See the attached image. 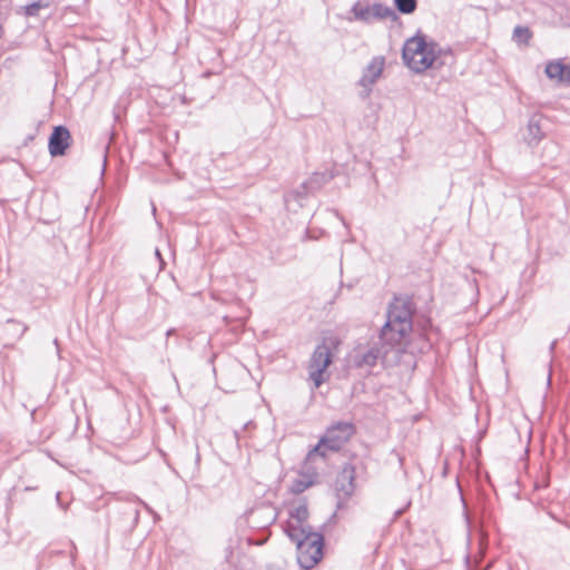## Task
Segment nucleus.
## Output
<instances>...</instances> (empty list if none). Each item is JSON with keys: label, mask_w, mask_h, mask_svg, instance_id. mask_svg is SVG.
<instances>
[{"label": "nucleus", "mask_w": 570, "mask_h": 570, "mask_svg": "<svg viewBox=\"0 0 570 570\" xmlns=\"http://www.w3.org/2000/svg\"><path fill=\"white\" fill-rule=\"evenodd\" d=\"M413 311L409 298L395 297L389 305L380 338L389 345L401 344L412 332Z\"/></svg>", "instance_id": "obj_1"}, {"label": "nucleus", "mask_w": 570, "mask_h": 570, "mask_svg": "<svg viewBox=\"0 0 570 570\" xmlns=\"http://www.w3.org/2000/svg\"><path fill=\"white\" fill-rule=\"evenodd\" d=\"M438 52L439 46L435 41H428L424 35L417 33L405 41L402 58L411 70L423 72L432 67Z\"/></svg>", "instance_id": "obj_2"}, {"label": "nucleus", "mask_w": 570, "mask_h": 570, "mask_svg": "<svg viewBox=\"0 0 570 570\" xmlns=\"http://www.w3.org/2000/svg\"><path fill=\"white\" fill-rule=\"evenodd\" d=\"M356 429L352 422L340 421L326 429L325 434L320 439L318 443L308 451L306 455V465L320 456L326 458V450L337 452L345 443L355 434Z\"/></svg>", "instance_id": "obj_3"}, {"label": "nucleus", "mask_w": 570, "mask_h": 570, "mask_svg": "<svg viewBox=\"0 0 570 570\" xmlns=\"http://www.w3.org/2000/svg\"><path fill=\"white\" fill-rule=\"evenodd\" d=\"M292 531L288 538L296 544L297 562L306 570L314 568L323 557V534L313 529Z\"/></svg>", "instance_id": "obj_4"}, {"label": "nucleus", "mask_w": 570, "mask_h": 570, "mask_svg": "<svg viewBox=\"0 0 570 570\" xmlns=\"http://www.w3.org/2000/svg\"><path fill=\"white\" fill-rule=\"evenodd\" d=\"M385 66V59L382 56L373 57L372 60L363 69L362 76L358 80V86L362 88L360 97L367 99L372 94L373 86L381 78Z\"/></svg>", "instance_id": "obj_5"}, {"label": "nucleus", "mask_w": 570, "mask_h": 570, "mask_svg": "<svg viewBox=\"0 0 570 570\" xmlns=\"http://www.w3.org/2000/svg\"><path fill=\"white\" fill-rule=\"evenodd\" d=\"M332 362V355L328 346L325 344L317 345L312 354L308 364L309 379L318 387L324 382V372Z\"/></svg>", "instance_id": "obj_6"}, {"label": "nucleus", "mask_w": 570, "mask_h": 570, "mask_svg": "<svg viewBox=\"0 0 570 570\" xmlns=\"http://www.w3.org/2000/svg\"><path fill=\"white\" fill-rule=\"evenodd\" d=\"M354 468L351 465L345 466L337 475L335 481V491L337 497V508L350 499L354 492Z\"/></svg>", "instance_id": "obj_7"}, {"label": "nucleus", "mask_w": 570, "mask_h": 570, "mask_svg": "<svg viewBox=\"0 0 570 570\" xmlns=\"http://www.w3.org/2000/svg\"><path fill=\"white\" fill-rule=\"evenodd\" d=\"M333 176L326 173H315L308 180L304 181L301 186L302 190L289 193L285 197V202L288 204L292 199L296 200L299 205L301 200L309 193H314L326 184Z\"/></svg>", "instance_id": "obj_8"}, {"label": "nucleus", "mask_w": 570, "mask_h": 570, "mask_svg": "<svg viewBox=\"0 0 570 570\" xmlns=\"http://www.w3.org/2000/svg\"><path fill=\"white\" fill-rule=\"evenodd\" d=\"M308 509L305 502H301L289 510V520L285 524V533L287 537L292 534V530H311L312 527L308 524Z\"/></svg>", "instance_id": "obj_9"}, {"label": "nucleus", "mask_w": 570, "mask_h": 570, "mask_svg": "<svg viewBox=\"0 0 570 570\" xmlns=\"http://www.w3.org/2000/svg\"><path fill=\"white\" fill-rule=\"evenodd\" d=\"M71 136L67 127L60 125L56 126L49 137L48 148L52 157L62 156L66 154L70 145Z\"/></svg>", "instance_id": "obj_10"}, {"label": "nucleus", "mask_w": 570, "mask_h": 570, "mask_svg": "<svg viewBox=\"0 0 570 570\" xmlns=\"http://www.w3.org/2000/svg\"><path fill=\"white\" fill-rule=\"evenodd\" d=\"M277 519V513L272 505L263 504L252 509L247 515L249 525L264 529L273 524Z\"/></svg>", "instance_id": "obj_11"}, {"label": "nucleus", "mask_w": 570, "mask_h": 570, "mask_svg": "<svg viewBox=\"0 0 570 570\" xmlns=\"http://www.w3.org/2000/svg\"><path fill=\"white\" fill-rule=\"evenodd\" d=\"M544 73L550 80L570 87V65L564 63L562 59L548 61Z\"/></svg>", "instance_id": "obj_12"}, {"label": "nucleus", "mask_w": 570, "mask_h": 570, "mask_svg": "<svg viewBox=\"0 0 570 570\" xmlns=\"http://www.w3.org/2000/svg\"><path fill=\"white\" fill-rule=\"evenodd\" d=\"M382 357V351L377 346H372L365 352H357L354 356V365L358 368H372Z\"/></svg>", "instance_id": "obj_13"}, {"label": "nucleus", "mask_w": 570, "mask_h": 570, "mask_svg": "<svg viewBox=\"0 0 570 570\" xmlns=\"http://www.w3.org/2000/svg\"><path fill=\"white\" fill-rule=\"evenodd\" d=\"M311 463L312 462H309L307 465H306V462L304 463V468L308 471V473L299 475L297 479H295L292 482L291 491L293 493L299 494L315 483L317 473L315 471L309 473V464Z\"/></svg>", "instance_id": "obj_14"}, {"label": "nucleus", "mask_w": 570, "mask_h": 570, "mask_svg": "<svg viewBox=\"0 0 570 570\" xmlns=\"http://www.w3.org/2000/svg\"><path fill=\"white\" fill-rule=\"evenodd\" d=\"M371 12L373 19H391L392 21L397 19L396 12L391 7L383 3H374L371 6Z\"/></svg>", "instance_id": "obj_15"}, {"label": "nucleus", "mask_w": 570, "mask_h": 570, "mask_svg": "<svg viewBox=\"0 0 570 570\" xmlns=\"http://www.w3.org/2000/svg\"><path fill=\"white\" fill-rule=\"evenodd\" d=\"M351 12L354 14V19L370 23L373 20L371 12V6H362L360 2L353 4Z\"/></svg>", "instance_id": "obj_16"}, {"label": "nucleus", "mask_w": 570, "mask_h": 570, "mask_svg": "<svg viewBox=\"0 0 570 570\" xmlns=\"http://www.w3.org/2000/svg\"><path fill=\"white\" fill-rule=\"evenodd\" d=\"M532 37V32L528 27L517 26L512 33V39L517 43L528 45Z\"/></svg>", "instance_id": "obj_17"}, {"label": "nucleus", "mask_w": 570, "mask_h": 570, "mask_svg": "<svg viewBox=\"0 0 570 570\" xmlns=\"http://www.w3.org/2000/svg\"><path fill=\"white\" fill-rule=\"evenodd\" d=\"M394 6L399 12L403 14H411L415 11L417 1L416 0H394Z\"/></svg>", "instance_id": "obj_18"}, {"label": "nucleus", "mask_w": 570, "mask_h": 570, "mask_svg": "<svg viewBox=\"0 0 570 570\" xmlns=\"http://www.w3.org/2000/svg\"><path fill=\"white\" fill-rule=\"evenodd\" d=\"M528 130H529V135L532 137L531 141L534 140L535 142H538L543 137V134L541 131L539 124L533 119H531L529 121Z\"/></svg>", "instance_id": "obj_19"}, {"label": "nucleus", "mask_w": 570, "mask_h": 570, "mask_svg": "<svg viewBox=\"0 0 570 570\" xmlns=\"http://www.w3.org/2000/svg\"><path fill=\"white\" fill-rule=\"evenodd\" d=\"M41 8L40 2H32L24 7V13L27 16H36Z\"/></svg>", "instance_id": "obj_20"}, {"label": "nucleus", "mask_w": 570, "mask_h": 570, "mask_svg": "<svg viewBox=\"0 0 570 570\" xmlns=\"http://www.w3.org/2000/svg\"><path fill=\"white\" fill-rule=\"evenodd\" d=\"M155 255H156V257L159 259L160 265L163 266V265H164V261H163V258H161V254H160V252H159V249H158V248H156V250H155Z\"/></svg>", "instance_id": "obj_21"}, {"label": "nucleus", "mask_w": 570, "mask_h": 570, "mask_svg": "<svg viewBox=\"0 0 570 570\" xmlns=\"http://www.w3.org/2000/svg\"><path fill=\"white\" fill-rule=\"evenodd\" d=\"M132 514H134L135 522H138V519H139V511H138V509H134L132 510Z\"/></svg>", "instance_id": "obj_22"}, {"label": "nucleus", "mask_w": 570, "mask_h": 570, "mask_svg": "<svg viewBox=\"0 0 570 570\" xmlns=\"http://www.w3.org/2000/svg\"><path fill=\"white\" fill-rule=\"evenodd\" d=\"M60 495H61V494H60V492H58V493L56 494V499H57V502H58L59 504H60Z\"/></svg>", "instance_id": "obj_23"}, {"label": "nucleus", "mask_w": 570, "mask_h": 570, "mask_svg": "<svg viewBox=\"0 0 570 570\" xmlns=\"http://www.w3.org/2000/svg\"><path fill=\"white\" fill-rule=\"evenodd\" d=\"M173 333H174V330L171 328V330H168L166 334L171 335Z\"/></svg>", "instance_id": "obj_24"}, {"label": "nucleus", "mask_w": 570, "mask_h": 570, "mask_svg": "<svg viewBox=\"0 0 570 570\" xmlns=\"http://www.w3.org/2000/svg\"><path fill=\"white\" fill-rule=\"evenodd\" d=\"M340 220L343 222V225H346V222H344L343 217H340Z\"/></svg>", "instance_id": "obj_25"}, {"label": "nucleus", "mask_w": 570, "mask_h": 570, "mask_svg": "<svg viewBox=\"0 0 570 570\" xmlns=\"http://www.w3.org/2000/svg\"><path fill=\"white\" fill-rule=\"evenodd\" d=\"M340 220L343 222V225H346V222H344L343 217H340Z\"/></svg>", "instance_id": "obj_26"}, {"label": "nucleus", "mask_w": 570, "mask_h": 570, "mask_svg": "<svg viewBox=\"0 0 570 570\" xmlns=\"http://www.w3.org/2000/svg\"><path fill=\"white\" fill-rule=\"evenodd\" d=\"M340 220L343 222V225H346V222H344L343 217H340Z\"/></svg>", "instance_id": "obj_27"}]
</instances>
